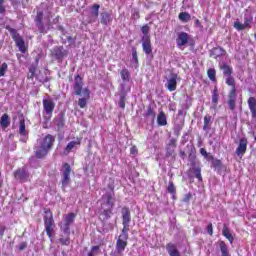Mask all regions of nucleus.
I'll list each match as a JSON object with an SVG mask.
<instances>
[{"label": "nucleus", "mask_w": 256, "mask_h": 256, "mask_svg": "<svg viewBox=\"0 0 256 256\" xmlns=\"http://www.w3.org/2000/svg\"><path fill=\"white\" fill-rule=\"evenodd\" d=\"M222 235H224V237H226L230 243H233V235L231 232H229V228L224 227L222 230Z\"/></svg>", "instance_id": "nucleus-30"}, {"label": "nucleus", "mask_w": 256, "mask_h": 256, "mask_svg": "<svg viewBox=\"0 0 256 256\" xmlns=\"http://www.w3.org/2000/svg\"><path fill=\"white\" fill-rule=\"evenodd\" d=\"M80 95H82V98H79L78 105L81 109H85V107H87V102L91 98V91H89V88H84Z\"/></svg>", "instance_id": "nucleus-14"}, {"label": "nucleus", "mask_w": 256, "mask_h": 256, "mask_svg": "<svg viewBox=\"0 0 256 256\" xmlns=\"http://www.w3.org/2000/svg\"><path fill=\"white\" fill-rule=\"evenodd\" d=\"M229 99H237V88L232 87L229 93Z\"/></svg>", "instance_id": "nucleus-45"}, {"label": "nucleus", "mask_w": 256, "mask_h": 256, "mask_svg": "<svg viewBox=\"0 0 256 256\" xmlns=\"http://www.w3.org/2000/svg\"><path fill=\"white\" fill-rule=\"evenodd\" d=\"M53 55H55L56 59H61V57H63V52L61 51V48H54Z\"/></svg>", "instance_id": "nucleus-39"}, {"label": "nucleus", "mask_w": 256, "mask_h": 256, "mask_svg": "<svg viewBox=\"0 0 256 256\" xmlns=\"http://www.w3.org/2000/svg\"><path fill=\"white\" fill-rule=\"evenodd\" d=\"M119 237H121V239H129V224H123L122 233Z\"/></svg>", "instance_id": "nucleus-29"}, {"label": "nucleus", "mask_w": 256, "mask_h": 256, "mask_svg": "<svg viewBox=\"0 0 256 256\" xmlns=\"http://www.w3.org/2000/svg\"><path fill=\"white\" fill-rule=\"evenodd\" d=\"M251 23H253V17L249 16L244 18V23H240L239 20H236L234 27L237 31H244V29L251 27Z\"/></svg>", "instance_id": "nucleus-13"}, {"label": "nucleus", "mask_w": 256, "mask_h": 256, "mask_svg": "<svg viewBox=\"0 0 256 256\" xmlns=\"http://www.w3.org/2000/svg\"><path fill=\"white\" fill-rule=\"evenodd\" d=\"M226 84H228L230 87H235V79L231 77V75L227 76Z\"/></svg>", "instance_id": "nucleus-44"}, {"label": "nucleus", "mask_w": 256, "mask_h": 256, "mask_svg": "<svg viewBox=\"0 0 256 256\" xmlns=\"http://www.w3.org/2000/svg\"><path fill=\"white\" fill-rule=\"evenodd\" d=\"M204 131H209L211 129V116L204 117Z\"/></svg>", "instance_id": "nucleus-32"}, {"label": "nucleus", "mask_w": 256, "mask_h": 256, "mask_svg": "<svg viewBox=\"0 0 256 256\" xmlns=\"http://www.w3.org/2000/svg\"><path fill=\"white\" fill-rule=\"evenodd\" d=\"M208 77H209L210 81H215V77H216L215 69L210 68L208 70Z\"/></svg>", "instance_id": "nucleus-42"}, {"label": "nucleus", "mask_w": 256, "mask_h": 256, "mask_svg": "<svg viewBox=\"0 0 256 256\" xmlns=\"http://www.w3.org/2000/svg\"><path fill=\"white\" fill-rule=\"evenodd\" d=\"M149 25H144L141 27V32L143 33V37H149V31H150Z\"/></svg>", "instance_id": "nucleus-38"}, {"label": "nucleus", "mask_w": 256, "mask_h": 256, "mask_svg": "<svg viewBox=\"0 0 256 256\" xmlns=\"http://www.w3.org/2000/svg\"><path fill=\"white\" fill-rule=\"evenodd\" d=\"M220 251L222 253V256H229V250L225 242H220Z\"/></svg>", "instance_id": "nucleus-33"}, {"label": "nucleus", "mask_w": 256, "mask_h": 256, "mask_svg": "<svg viewBox=\"0 0 256 256\" xmlns=\"http://www.w3.org/2000/svg\"><path fill=\"white\" fill-rule=\"evenodd\" d=\"M166 251H168V255L170 256H181L179 250H177V245L173 243H168L166 246Z\"/></svg>", "instance_id": "nucleus-20"}, {"label": "nucleus", "mask_w": 256, "mask_h": 256, "mask_svg": "<svg viewBox=\"0 0 256 256\" xmlns=\"http://www.w3.org/2000/svg\"><path fill=\"white\" fill-rule=\"evenodd\" d=\"M7 31H9L13 41H15L19 51L21 53H25V51H27V48L25 47V41L23 40V38L17 33V30H15L14 28H11L9 26L6 27Z\"/></svg>", "instance_id": "nucleus-6"}, {"label": "nucleus", "mask_w": 256, "mask_h": 256, "mask_svg": "<svg viewBox=\"0 0 256 256\" xmlns=\"http://www.w3.org/2000/svg\"><path fill=\"white\" fill-rule=\"evenodd\" d=\"M101 6H99V4H94L91 8H90V22L89 23H95V21H97V17H99V8Z\"/></svg>", "instance_id": "nucleus-19"}, {"label": "nucleus", "mask_w": 256, "mask_h": 256, "mask_svg": "<svg viewBox=\"0 0 256 256\" xmlns=\"http://www.w3.org/2000/svg\"><path fill=\"white\" fill-rule=\"evenodd\" d=\"M113 21V19L111 18V14L104 12L101 14V23L103 25H109V23H111Z\"/></svg>", "instance_id": "nucleus-25"}, {"label": "nucleus", "mask_w": 256, "mask_h": 256, "mask_svg": "<svg viewBox=\"0 0 256 256\" xmlns=\"http://www.w3.org/2000/svg\"><path fill=\"white\" fill-rule=\"evenodd\" d=\"M190 39L191 35L187 34V32H178L176 38V46L178 47V49H181V51H183L185 49V45L189 43Z\"/></svg>", "instance_id": "nucleus-7"}, {"label": "nucleus", "mask_w": 256, "mask_h": 256, "mask_svg": "<svg viewBox=\"0 0 256 256\" xmlns=\"http://www.w3.org/2000/svg\"><path fill=\"white\" fill-rule=\"evenodd\" d=\"M194 175H195L196 179H198V181H203V177L201 176V168L200 167L194 168Z\"/></svg>", "instance_id": "nucleus-37"}, {"label": "nucleus", "mask_w": 256, "mask_h": 256, "mask_svg": "<svg viewBox=\"0 0 256 256\" xmlns=\"http://www.w3.org/2000/svg\"><path fill=\"white\" fill-rule=\"evenodd\" d=\"M44 225L46 230V235H48L49 239L53 241V227L55 225V221H53V213L50 209H45L44 211Z\"/></svg>", "instance_id": "nucleus-3"}, {"label": "nucleus", "mask_w": 256, "mask_h": 256, "mask_svg": "<svg viewBox=\"0 0 256 256\" xmlns=\"http://www.w3.org/2000/svg\"><path fill=\"white\" fill-rule=\"evenodd\" d=\"M254 140L256 141V130L253 132Z\"/></svg>", "instance_id": "nucleus-60"}, {"label": "nucleus", "mask_w": 256, "mask_h": 256, "mask_svg": "<svg viewBox=\"0 0 256 256\" xmlns=\"http://www.w3.org/2000/svg\"><path fill=\"white\" fill-rule=\"evenodd\" d=\"M236 101H237V99H229L228 100V106L231 109V111H234Z\"/></svg>", "instance_id": "nucleus-46"}, {"label": "nucleus", "mask_w": 256, "mask_h": 256, "mask_svg": "<svg viewBox=\"0 0 256 256\" xmlns=\"http://www.w3.org/2000/svg\"><path fill=\"white\" fill-rule=\"evenodd\" d=\"M19 133H20V135H23L24 137H25V135H27V130L25 129V120L20 121Z\"/></svg>", "instance_id": "nucleus-35"}, {"label": "nucleus", "mask_w": 256, "mask_h": 256, "mask_svg": "<svg viewBox=\"0 0 256 256\" xmlns=\"http://www.w3.org/2000/svg\"><path fill=\"white\" fill-rule=\"evenodd\" d=\"M177 81H181V77L176 73H171L165 84L168 91L173 92L177 90Z\"/></svg>", "instance_id": "nucleus-8"}, {"label": "nucleus", "mask_w": 256, "mask_h": 256, "mask_svg": "<svg viewBox=\"0 0 256 256\" xmlns=\"http://www.w3.org/2000/svg\"><path fill=\"white\" fill-rule=\"evenodd\" d=\"M29 71L31 73L30 77H35V71H37V69L35 68V66H31L29 68Z\"/></svg>", "instance_id": "nucleus-50"}, {"label": "nucleus", "mask_w": 256, "mask_h": 256, "mask_svg": "<svg viewBox=\"0 0 256 256\" xmlns=\"http://www.w3.org/2000/svg\"><path fill=\"white\" fill-rule=\"evenodd\" d=\"M122 219L123 225H129V223H131V212L129 211V208L122 209Z\"/></svg>", "instance_id": "nucleus-22"}, {"label": "nucleus", "mask_w": 256, "mask_h": 256, "mask_svg": "<svg viewBox=\"0 0 256 256\" xmlns=\"http://www.w3.org/2000/svg\"><path fill=\"white\" fill-rule=\"evenodd\" d=\"M74 91H75L76 95L83 94V79L79 75H77L75 77Z\"/></svg>", "instance_id": "nucleus-18"}, {"label": "nucleus", "mask_w": 256, "mask_h": 256, "mask_svg": "<svg viewBox=\"0 0 256 256\" xmlns=\"http://www.w3.org/2000/svg\"><path fill=\"white\" fill-rule=\"evenodd\" d=\"M167 191L171 195H175L176 189H175V184H173V182H169L168 187H167Z\"/></svg>", "instance_id": "nucleus-41"}, {"label": "nucleus", "mask_w": 256, "mask_h": 256, "mask_svg": "<svg viewBox=\"0 0 256 256\" xmlns=\"http://www.w3.org/2000/svg\"><path fill=\"white\" fill-rule=\"evenodd\" d=\"M155 111L153 110V108L148 107L146 113H145V117L152 119V121H155Z\"/></svg>", "instance_id": "nucleus-34"}, {"label": "nucleus", "mask_w": 256, "mask_h": 256, "mask_svg": "<svg viewBox=\"0 0 256 256\" xmlns=\"http://www.w3.org/2000/svg\"><path fill=\"white\" fill-rule=\"evenodd\" d=\"M184 203H189L191 201V194H186L183 198Z\"/></svg>", "instance_id": "nucleus-51"}, {"label": "nucleus", "mask_w": 256, "mask_h": 256, "mask_svg": "<svg viewBox=\"0 0 256 256\" xmlns=\"http://www.w3.org/2000/svg\"><path fill=\"white\" fill-rule=\"evenodd\" d=\"M99 255V246H93L91 251L88 253V256H97Z\"/></svg>", "instance_id": "nucleus-40"}, {"label": "nucleus", "mask_w": 256, "mask_h": 256, "mask_svg": "<svg viewBox=\"0 0 256 256\" xmlns=\"http://www.w3.org/2000/svg\"><path fill=\"white\" fill-rule=\"evenodd\" d=\"M127 239L129 238L118 237L116 241V251L113 256H123V251H125V247H127Z\"/></svg>", "instance_id": "nucleus-10"}, {"label": "nucleus", "mask_w": 256, "mask_h": 256, "mask_svg": "<svg viewBox=\"0 0 256 256\" xmlns=\"http://www.w3.org/2000/svg\"><path fill=\"white\" fill-rule=\"evenodd\" d=\"M157 124L159 127H165L167 125V115H165V112L163 110H160L157 116Z\"/></svg>", "instance_id": "nucleus-21"}, {"label": "nucleus", "mask_w": 256, "mask_h": 256, "mask_svg": "<svg viewBox=\"0 0 256 256\" xmlns=\"http://www.w3.org/2000/svg\"><path fill=\"white\" fill-rule=\"evenodd\" d=\"M141 42L145 55H152L153 47L151 46V36H142Z\"/></svg>", "instance_id": "nucleus-11"}, {"label": "nucleus", "mask_w": 256, "mask_h": 256, "mask_svg": "<svg viewBox=\"0 0 256 256\" xmlns=\"http://www.w3.org/2000/svg\"><path fill=\"white\" fill-rule=\"evenodd\" d=\"M178 19L182 21V23H189V21H191V14L188 12H182L179 14Z\"/></svg>", "instance_id": "nucleus-27"}, {"label": "nucleus", "mask_w": 256, "mask_h": 256, "mask_svg": "<svg viewBox=\"0 0 256 256\" xmlns=\"http://www.w3.org/2000/svg\"><path fill=\"white\" fill-rule=\"evenodd\" d=\"M42 21H43V12H37L36 23L40 33H43V24L41 23Z\"/></svg>", "instance_id": "nucleus-26"}, {"label": "nucleus", "mask_w": 256, "mask_h": 256, "mask_svg": "<svg viewBox=\"0 0 256 256\" xmlns=\"http://www.w3.org/2000/svg\"><path fill=\"white\" fill-rule=\"evenodd\" d=\"M75 221V213L65 214L62 222L59 224L61 231L64 235H71V225Z\"/></svg>", "instance_id": "nucleus-5"}, {"label": "nucleus", "mask_w": 256, "mask_h": 256, "mask_svg": "<svg viewBox=\"0 0 256 256\" xmlns=\"http://www.w3.org/2000/svg\"><path fill=\"white\" fill-rule=\"evenodd\" d=\"M59 243H61V245H69V243H71L69 235H66L65 238H60Z\"/></svg>", "instance_id": "nucleus-43"}, {"label": "nucleus", "mask_w": 256, "mask_h": 256, "mask_svg": "<svg viewBox=\"0 0 256 256\" xmlns=\"http://www.w3.org/2000/svg\"><path fill=\"white\" fill-rule=\"evenodd\" d=\"M221 69H222L224 75H226V77L231 76V73H233V69L227 64L222 65Z\"/></svg>", "instance_id": "nucleus-31"}, {"label": "nucleus", "mask_w": 256, "mask_h": 256, "mask_svg": "<svg viewBox=\"0 0 256 256\" xmlns=\"http://www.w3.org/2000/svg\"><path fill=\"white\" fill-rule=\"evenodd\" d=\"M0 125L4 129H7V127H9V115H7V114L2 115V117L0 119Z\"/></svg>", "instance_id": "nucleus-28"}, {"label": "nucleus", "mask_w": 256, "mask_h": 256, "mask_svg": "<svg viewBox=\"0 0 256 256\" xmlns=\"http://www.w3.org/2000/svg\"><path fill=\"white\" fill-rule=\"evenodd\" d=\"M200 154L205 157V159H207V157H209V154L207 153V150H205V148H201L200 149Z\"/></svg>", "instance_id": "nucleus-48"}, {"label": "nucleus", "mask_w": 256, "mask_h": 256, "mask_svg": "<svg viewBox=\"0 0 256 256\" xmlns=\"http://www.w3.org/2000/svg\"><path fill=\"white\" fill-rule=\"evenodd\" d=\"M247 152V140L246 138H242L239 140L238 147L236 148V155L238 157H243L245 153Z\"/></svg>", "instance_id": "nucleus-17"}, {"label": "nucleus", "mask_w": 256, "mask_h": 256, "mask_svg": "<svg viewBox=\"0 0 256 256\" xmlns=\"http://www.w3.org/2000/svg\"><path fill=\"white\" fill-rule=\"evenodd\" d=\"M212 103L214 105L213 109H217V104L219 103V90L217 87L212 91Z\"/></svg>", "instance_id": "nucleus-24"}, {"label": "nucleus", "mask_w": 256, "mask_h": 256, "mask_svg": "<svg viewBox=\"0 0 256 256\" xmlns=\"http://www.w3.org/2000/svg\"><path fill=\"white\" fill-rule=\"evenodd\" d=\"M207 233L213 235V224H209L207 226Z\"/></svg>", "instance_id": "nucleus-52"}, {"label": "nucleus", "mask_w": 256, "mask_h": 256, "mask_svg": "<svg viewBox=\"0 0 256 256\" xmlns=\"http://www.w3.org/2000/svg\"><path fill=\"white\" fill-rule=\"evenodd\" d=\"M4 233H5V228L4 227L0 228V237H3Z\"/></svg>", "instance_id": "nucleus-57"}, {"label": "nucleus", "mask_w": 256, "mask_h": 256, "mask_svg": "<svg viewBox=\"0 0 256 256\" xmlns=\"http://www.w3.org/2000/svg\"><path fill=\"white\" fill-rule=\"evenodd\" d=\"M7 63H2V65L0 66V77H5V73H7Z\"/></svg>", "instance_id": "nucleus-36"}, {"label": "nucleus", "mask_w": 256, "mask_h": 256, "mask_svg": "<svg viewBox=\"0 0 256 256\" xmlns=\"http://www.w3.org/2000/svg\"><path fill=\"white\" fill-rule=\"evenodd\" d=\"M43 107H44V113L49 118L51 115H53V111H55V102L51 99H44L43 100Z\"/></svg>", "instance_id": "nucleus-15"}, {"label": "nucleus", "mask_w": 256, "mask_h": 256, "mask_svg": "<svg viewBox=\"0 0 256 256\" xmlns=\"http://www.w3.org/2000/svg\"><path fill=\"white\" fill-rule=\"evenodd\" d=\"M195 25H196L197 27H200V26H201V22L197 19V20H195Z\"/></svg>", "instance_id": "nucleus-58"}, {"label": "nucleus", "mask_w": 256, "mask_h": 256, "mask_svg": "<svg viewBox=\"0 0 256 256\" xmlns=\"http://www.w3.org/2000/svg\"><path fill=\"white\" fill-rule=\"evenodd\" d=\"M132 17H133V19H139V12H138V11H135V12L132 14Z\"/></svg>", "instance_id": "nucleus-56"}, {"label": "nucleus", "mask_w": 256, "mask_h": 256, "mask_svg": "<svg viewBox=\"0 0 256 256\" xmlns=\"http://www.w3.org/2000/svg\"><path fill=\"white\" fill-rule=\"evenodd\" d=\"M248 107L250 112L252 113L253 119H256V99L255 97H250L248 99Z\"/></svg>", "instance_id": "nucleus-23"}, {"label": "nucleus", "mask_w": 256, "mask_h": 256, "mask_svg": "<svg viewBox=\"0 0 256 256\" xmlns=\"http://www.w3.org/2000/svg\"><path fill=\"white\" fill-rule=\"evenodd\" d=\"M81 147V139L77 138L76 140L70 141L64 148V155H69L74 151H77Z\"/></svg>", "instance_id": "nucleus-12"}, {"label": "nucleus", "mask_w": 256, "mask_h": 256, "mask_svg": "<svg viewBox=\"0 0 256 256\" xmlns=\"http://www.w3.org/2000/svg\"><path fill=\"white\" fill-rule=\"evenodd\" d=\"M100 215L103 219H109L111 217V213H113V192H107L104 194L100 200Z\"/></svg>", "instance_id": "nucleus-1"}, {"label": "nucleus", "mask_w": 256, "mask_h": 256, "mask_svg": "<svg viewBox=\"0 0 256 256\" xmlns=\"http://www.w3.org/2000/svg\"><path fill=\"white\" fill-rule=\"evenodd\" d=\"M14 177L18 181L25 183V181H29V172L27 171V168H21L14 173Z\"/></svg>", "instance_id": "nucleus-16"}, {"label": "nucleus", "mask_w": 256, "mask_h": 256, "mask_svg": "<svg viewBox=\"0 0 256 256\" xmlns=\"http://www.w3.org/2000/svg\"><path fill=\"white\" fill-rule=\"evenodd\" d=\"M62 185L63 187H67L69 182L71 181V165L69 163H64L62 168Z\"/></svg>", "instance_id": "nucleus-9"}, {"label": "nucleus", "mask_w": 256, "mask_h": 256, "mask_svg": "<svg viewBox=\"0 0 256 256\" xmlns=\"http://www.w3.org/2000/svg\"><path fill=\"white\" fill-rule=\"evenodd\" d=\"M38 143H40V145L35 151L36 157L37 159H43V157H45V155L51 151L53 143H55V137H53L51 134H48L43 140H38Z\"/></svg>", "instance_id": "nucleus-2"}, {"label": "nucleus", "mask_w": 256, "mask_h": 256, "mask_svg": "<svg viewBox=\"0 0 256 256\" xmlns=\"http://www.w3.org/2000/svg\"><path fill=\"white\" fill-rule=\"evenodd\" d=\"M173 151L174 150H171L170 152H168V155H173Z\"/></svg>", "instance_id": "nucleus-61"}, {"label": "nucleus", "mask_w": 256, "mask_h": 256, "mask_svg": "<svg viewBox=\"0 0 256 256\" xmlns=\"http://www.w3.org/2000/svg\"><path fill=\"white\" fill-rule=\"evenodd\" d=\"M5 3V0H0V13H3L5 11V6L3 5Z\"/></svg>", "instance_id": "nucleus-53"}, {"label": "nucleus", "mask_w": 256, "mask_h": 256, "mask_svg": "<svg viewBox=\"0 0 256 256\" xmlns=\"http://www.w3.org/2000/svg\"><path fill=\"white\" fill-rule=\"evenodd\" d=\"M130 153H131V155H137V147L132 146V147L130 148Z\"/></svg>", "instance_id": "nucleus-54"}, {"label": "nucleus", "mask_w": 256, "mask_h": 256, "mask_svg": "<svg viewBox=\"0 0 256 256\" xmlns=\"http://www.w3.org/2000/svg\"><path fill=\"white\" fill-rule=\"evenodd\" d=\"M120 77L122 79V83L120 84V92L125 95V93H129V91H131V86L128 85L129 81H131V73L127 68H123L120 71Z\"/></svg>", "instance_id": "nucleus-4"}, {"label": "nucleus", "mask_w": 256, "mask_h": 256, "mask_svg": "<svg viewBox=\"0 0 256 256\" xmlns=\"http://www.w3.org/2000/svg\"><path fill=\"white\" fill-rule=\"evenodd\" d=\"M132 59H133V61H134L135 63L138 62V59H137V51H133V52H132Z\"/></svg>", "instance_id": "nucleus-55"}, {"label": "nucleus", "mask_w": 256, "mask_h": 256, "mask_svg": "<svg viewBox=\"0 0 256 256\" xmlns=\"http://www.w3.org/2000/svg\"><path fill=\"white\" fill-rule=\"evenodd\" d=\"M119 107H121V109H125V97L121 96L120 97V101L118 103Z\"/></svg>", "instance_id": "nucleus-47"}, {"label": "nucleus", "mask_w": 256, "mask_h": 256, "mask_svg": "<svg viewBox=\"0 0 256 256\" xmlns=\"http://www.w3.org/2000/svg\"><path fill=\"white\" fill-rule=\"evenodd\" d=\"M170 146H172L173 149H175V140H171V141H170Z\"/></svg>", "instance_id": "nucleus-59"}, {"label": "nucleus", "mask_w": 256, "mask_h": 256, "mask_svg": "<svg viewBox=\"0 0 256 256\" xmlns=\"http://www.w3.org/2000/svg\"><path fill=\"white\" fill-rule=\"evenodd\" d=\"M18 249L20 251H23L24 249H27V243L26 242H21L18 246Z\"/></svg>", "instance_id": "nucleus-49"}]
</instances>
